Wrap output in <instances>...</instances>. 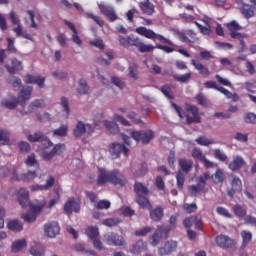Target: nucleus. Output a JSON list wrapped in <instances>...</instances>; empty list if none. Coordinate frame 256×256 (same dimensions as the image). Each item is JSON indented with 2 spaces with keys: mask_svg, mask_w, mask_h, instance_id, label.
I'll list each match as a JSON object with an SVG mask.
<instances>
[{
  "mask_svg": "<svg viewBox=\"0 0 256 256\" xmlns=\"http://www.w3.org/2000/svg\"><path fill=\"white\" fill-rule=\"evenodd\" d=\"M30 255L32 256H43L45 255V247L41 243L35 242L31 247H30Z\"/></svg>",
  "mask_w": 256,
  "mask_h": 256,
  "instance_id": "obj_25",
  "label": "nucleus"
},
{
  "mask_svg": "<svg viewBox=\"0 0 256 256\" xmlns=\"http://www.w3.org/2000/svg\"><path fill=\"white\" fill-rule=\"evenodd\" d=\"M139 7L143 13L146 15H153L155 12V5L151 3L149 0H144L143 2L139 3Z\"/></svg>",
  "mask_w": 256,
  "mask_h": 256,
  "instance_id": "obj_23",
  "label": "nucleus"
},
{
  "mask_svg": "<svg viewBox=\"0 0 256 256\" xmlns=\"http://www.w3.org/2000/svg\"><path fill=\"white\" fill-rule=\"evenodd\" d=\"M231 178L232 190L236 191L237 193H241V191H243V182L241 181V178L235 175H232Z\"/></svg>",
  "mask_w": 256,
  "mask_h": 256,
  "instance_id": "obj_30",
  "label": "nucleus"
},
{
  "mask_svg": "<svg viewBox=\"0 0 256 256\" xmlns=\"http://www.w3.org/2000/svg\"><path fill=\"white\" fill-rule=\"evenodd\" d=\"M211 179L215 185H219V183L225 181V172H223L221 168H218L215 173L211 175Z\"/></svg>",
  "mask_w": 256,
  "mask_h": 256,
  "instance_id": "obj_32",
  "label": "nucleus"
},
{
  "mask_svg": "<svg viewBox=\"0 0 256 256\" xmlns=\"http://www.w3.org/2000/svg\"><path fill=\"white\" fill-rule=\"evenodd\" d=\"M134 191L137 196H147L149 195V189L147 186L143 185L141 182H136L134 185Z\"/></svg>",
  "mask_w": 256,
  "mask_h": 256,
  "instance_id": "obj_33",
  "label": "nucleus"
},
{
  "mask_svg": "<svg viewBox=\"0 0 256 256\" xmlns=\"http://www.w3.org/2000/svg\"><path fill=\"white\" fill-rule=\"evenodd\" d=\"M86 233L90 239H97L99 237V228L90 226L87 228Z\"/></svg>",
  "mask_w": 256,
  "mask_h": 256,
  "instance_id": "obj_53",
  "label": "nucleus"
},
{
  "mask_svg": "<svg viewBox=\"0 0 256 256\" xmlns=\"http://www.w3.org/2000/svg\"><path fill=\"white\" fill-rule=\"evenodd\" d=\"M191 155L193 159H196L197 161H201L205 159V155H203V152L199 148H194L191 152Z\"/></svg>",
  "mask_w": 256,
  "mask_h": 256,
  "instance_id": "obj_60",
  "label": "nucleus"
},
{
  "mask_svg": "<svg viewBox=\"0 0 256 256\" xmlns=\"http://www.w3.org/2000/svg\"><path fill=\"white\" fill-rule=\"evenodd\" d=\"M16 195L21 207H27L29 205V190L27 188H20Z\"/></svg>",
  "mask_w": 256,
  "mask_h": 256,
  "instance_id": "obj_20",
  "label": "nucleus"
},
{
  "mask_svg": "<svg viewBox=\"0 0 256 256\" xmlns=\"http://www.w3.org/2000/svg\"><path fill=\"white\" fill-rule=\"evenodd\" d=\"M65 24L67 27H69L70 30H72V41L78 47H81L83 45V40H81V37H79V33L77 32V28H75V25L67 20H65Z\"/></svg>",
  "mask_w": 256,
  "mask_h": 256,
  "instance_id": "obj_21",
  "label": "nucleus"
},
{
  "mask_svg": "<svg viewBox=\"0 0 256 256\" xmlns=\"http://www.w3.org/2000/svg\"><path fill=\"white\" fill-rule=\"evenodd\" d=\"M24 247H27V241L25 239L17 240L12 244V251L14 253H19Z\"/></svg>",
  "mask_w": 256,
  "mask_h": 256,
  "instance_id": "obj_44",
  "label": "nucleus"
},
{
  "mask_svg": "<svg viewBox=\"0 0 256 256\" xmlns=\"http://www.w3.org/2000/svg\"><path fill=\"white\" fill-rule=\"evenodd\" d=\"M136 33H138V35H142L143 37H146V39H152L153 41H155V39H158L161 43H167V45H173L172 41L165 38L163 35L155 33L153 30L147 29L146 27L136 28Z\"/></svg>",
  "mask_w": 256,
  "mask_h": 256,
  "instance_id": "obj_4",
  "label": "nucleus"
},
{
  "mask_svg": "<svg viewBox=\"0 0 256 256\" xmlns=\"http://www.w3.org/2000/svg\"><path fill=\"white\" fill-rule=\"evenodd\" d=\"M214 157L218 161H221L222 163H227V155L225 152L221 151V149H215L214 150Z\"/></svg>",
  "mask_w": 256,
  "mask_h": 256,
  "instance_id": "obj_51",
  "label": "nucleus"
},
{
  "mask_svg": "<svg viewBox=\"0 0 256 256\" xmlns=\"http://www.w3.org/2000/svg\"><path fill=\"white\" fill-rule=\"evenodd\" d=\"M242 7L240 9L242 15L246 18V19H251V17H253L255 15V11L252 10L251 6H249V4H245L243 1L240 2Z\"/></svg>",
  "mask_w": 256,
  "mask_h": 256,
  "instance_id": "obj_35",
  "label": "nucleus"
},
{
  "mask_svg": "<svg viewBox=\"0 0 256 256\" xmlns=\"http://www.w3.org/2000/svg\"><path fill=\"white\" fill-rule=\"evenodd\" d=\"M176 179L178 189H183V185H185V173H183V171H178L176 174Z\"/></svg>",
  "mask_w": 256,
  "mask_h": 256,
  "instance_id": "obj_57",
  "label": "nucleus"
},
{
  "mask_svg": "<svg viewBox=\"0 0 256 256\" xmlns=\"http://www.w3.org/2000/svg\"><path fill=\"white\" fill-rule=\"evenodd\" d=\"M6 69L11 73V75H15L17 71H21V69H23V64L21 61L17 60V58H14L11 64L6 66Z\"/></svg>",
  "mask_w": 256,
  "mask_h": 256,
  "instance_id": "obj_26",
  "label": "nucleus"
},
{
  "mask_svg": "<svg viewBox=\"0 0 256 256\" xmlns=\"http://www.w3.org/2000/svg\"><path fill=\"white\" fill-rule=\"evenodd\" d=\"M27 140L30 143H37L41 141V143L43 144V149H49V147H53V142H51V140L47 138V136L43 135V133L41 132H34L32 134H29L27 136Z\"/></svg>",
  "mask_w": 256,
  "mask_h": 256,
  "instance_id": "obj_6",
  "label": "nucleus"
},
{
  "mask_svg": "<svg viewBox=\"0 0 256 256\" xmlns=\"http://www.w3.org/2000/svg\"><path fill=\"white\" fill-rule=\"evenodd\" d=\"M103 125L112 135H117V133H119V125H117V123L111 122L109 120H104Z\"/></svg>",
  "mask_w": 256,
  "mask_h": 256,
  "instance_id": "obj_37",
  "label": "nucleus"
},
{
  "mask_svg": "<svg viewBox=\"0 0 256 256\" xmlns=\"http://www.w3.org/2000/svg\"><path fill=\"white\" fill-rule=\"evenodd\" d=\"M98 9L102 15H105L109 19V21H117V14H115V9L113 6L109 4H105V2H97Z\"/></svg>",
  "mask_w": 256,
  "mask_h": 256,
  "instance_id": "obj_7",
  "label": "nucleus"
},
{
  "mask_svg": "<svg viewBox=\"0 0 256 256\" xmlns=\"http://www.w3.org/2000/svg\"><path fill=\"white\" fill-rule=\"evenodd\" d=\"M20 179L25 183H31V181L37 179V173L35 171H29L26 174H23Z\"/></svg>",
  "mask_w": 256,
  "mask_h": 256,
  "instance_id": "obj_48",
  "label": "nucleus"
},
{
  "mask_svg": "<svg viewBox=\"0 0 256 256\" xmlns=\"http://www.w3.org/2000/svg\"><path fill=\"white\" fill-rule=\"evenodd\" d=\"M186 111V121L188 124L201 123V116H199V108L193 105H187Z\"/></svg>",
  "mask_w": 256,
  "mask_h": 256,
  "instance_id": "obj_8",
  "label": "nucleus"
},
{
  "mask_svg": "<svg viewBox=\"0 0 256 256\" xmlns=\"http://www.w3.org/2000/svg\"><path fill=\"white\" fill-rule=\"evenodd\" d=\"M61 106L63 107V111L66 117H69V100L67 98H61Z\"/></svg>",
  "mask_w": 256,
  "mask_h": 256,
  "instance_id": "obj_61",
  "label": "nucleus"
},
{
  "mask_svg": "<svg viewBox=\"0 0 256 256\" xmlns=\"http://www.w3.org/2000/svg\"><path fill=\"white\" fill-rule=\"evenodd\" d=\"M196 143H198V145L207 147L209 145H213L214 142H213V139H211V138H208L206 136H201L196 139Z\"/></svg>",
  "mask_w": 256,
  "mask_h": 256,
  "instance_id": "obj_55",
  "label": "nucleus"
},
{
  "mask_svg": "<svg viewBox=\"0 0 256 256\" xmlns=\"http://www.w3.org/2000/svg\"><path fill=\"white\" fill-rule=\"evenodd\" d=\"M47 205V201L40 200L37 204H32L30 207V211L26 214L22 215V219L26 221V223H33L37 220V215L41 213L43 207Z\"/></svg>",
  "mask_w": 256,
  "mask_h": 256,
  "instance_id": "obj_3",
  "label": "nucleus"
},
{
  "mask_svg": "<svg viewBox=\"0 0 256 256\" xmlns=\"http://www.w3.org/2000/svg\"><path fill=\"white\" fill-rule=\"evenodd\" d=\"M183 209L184 211H186V213H195L197 211V204L195 203L184 204Z\"/></svg>",
  "mask_w": 256,
  "mask_h": 256,
  "instance_id": "obj_62",
  "label": "nucleus"
},
{
  "mask_svg": "<svg viewBox=\"0 0 256 256\" xmlns=\"http://www.w3.org/2000/svg\"><path fill=\"white\" fill-rule=\"evenodd\" d=\"M76 91L78 95H87V93H89V84H87V80L79 79Z\"/></svg>",
  "mask_w": 256,
  "mask_h": 256,
  "instance_id": "obj_29",
  "label": "nucleus"
},
{
  "mask_svg": "<svg viewBox=\"0 0 256 256\" xmlns=\"http://www.w3.org/2000/svg\"><path fill=\"white\" fill-rule=\"evenodd\" d=\"M24 83L28 85H38L40 89L45 87V78L41 77L39 74H27L24 78Z\"/></svg>",
  "mask_w": 256,
  "mask_h": 256,
  "instance_id": "obj_14",
  "label": "nucleus"
},
{
  "mask_svg": "<svg viewBox=\"0 0 256 256\" xmlns=\"http://www.w3.org/2000/svg\"><path fill=\"white\" fill-rule=\"evenodd\" d=\"M136 203L143 209H152L153 207L146 196H136Z\"/></svg>",
  "mask_w": 256,
  "mask_h": 256,
  "instance_id": "obj_41",
  "label": "nucleus"
},
{
  "mask_svg": "<svg viewBox=\"0 0 256 256\" xmlns=\"http://www.w3.org/2000/svg\"><path fill=\"white\" fill-rule=\"evenodd\" d=\"M241 237L243 239L242 247H247V245H249L251 239H253V234H251V232H249V231L243 230L241 232Z\"/></svg>",
  "mask_w": 256,
  "mask_h": 256,
  "instance_id": "obj_49",
  "label": "nucleus"
},
{
  "mask_svg": "<svg viewBox=\"0 0 256 256\" xmlns=\"http://www.w3.org/2000/svg\"><path fill=\"white\" fill-rule=\"evenodd\" d=\"M1 105L6 109H16L17 105H19V100L16 97L6 98L2 100Z\"/></svg>",
  "mask_w": 256,
  "mask_h": 256,
  "instance_id": "obj_28",
  "label": "nucleus"
},
{
  "mask_svg": "<svg viewBox=\"0 0 256 256\" xmlns=\"http://www.w3.org/2000/svg\"><path fill=\"white\" fill-rule=\"evenodd\" d=\"M141 38L135 36V35H129L128 36V47H137L141 45Z\"/></svg>",
  "mask_w": 256,
  "mask_h": 256,
  "instance_id": "obj_47",
  "label": "nucleus"
},
{
  "mask_svg": "<svg viewBox=\"0 0 256 256\" xmlns=\"http://www.w3.org/2000/svg\"><path fill=\"white\" fill-rule=\"evenodd\" d=\"M173 79H175V81H178L179 83H188V81L191 80V73H186L183 75L174 74Z\"/></svg>",
  "mask_w": 256,
  "mask_h": 256,
  "instance_id": "obj_54",
  "label": "nucleus"
},
{
  "mask_svg": "<svg viewBox=\"0 0 256 256\" xmlns=\"http://www.w3.org/2000/svg\"><path fill=\"white\" fill-rule=\"evenodd\" d=\"M65 149V144H56L50 152L44 150V152H42V157L43 159H45V161H51V159L54 158L55 155H61V153H63Z\"/></svg>",
  "mask_w": 256,
  "mask_h": 256,
  "instance_id": "obj_13",
  "label": "nucleus"
},
{
  "mask_svg": "<svg viewBox=\"0 0 256 256\" xmlns=\"http://www.w3.org/2000/svg\"><path fill=\"white\" fill-rule=\"evenodd\" d=\"M121 153H123L125 155V157H127L129 155V149H127V147H125V145L119 144V143H112L110 145V154H111L112 159L119 158Z\"/></svg>",
  "mask_w": 256,
  "mask_h": 256,
  "instance_id": "obj_11",
  "label": "nucleus"
},
{
  "mask_svg": "<svg viewBox=\"0 0 256 256\" xmlns=\"http://www.w3.org/2000/svg\"><path fill=\"white\" fill-rule=\"evenodd\" d=\"M7 229L19 233V231H23V224L19 220H10L7 223Z\"/></svg>",
  "mask_w": 256,
  "mask_h": 256,
  "instance_id": "obj_34",
  "label": "nucleus"
},
{
  "mask_svg": "<svg viewBox=\"0 0 256 256\" xmlns=\"http://www.w3.org/2000/svg\"><path fill=\"white\" fill-rule=\"evenodd\" d=\"M25 163L27 167H35L36 169H39V162L37 161L35 154H30L25 160Z\"/></svg>",
  "mask_w": 256,
  "mask_h": 256,
  "instance_id": "obj_46",
  "label": "nucleus"
},
{
  "mask_svg": "<svg viewBox=\"0 0 256 256\" xmlns=\"http://www.w3.org/2000/svg\"><path fill=\"white\" fill-rule=\"evenodd\" d=\"M111 81L113 83V85H115L116 87H118V89H123L125 87V82H123L121 79L113 76L111 78Z\"/></svg>",
  "mask_w": 256,
  "mask_h": 256,
  "instance_id": "obj_63",
  "label": "nucleus"
},
{
  "mask_svg": "<svg viewBox=\"0 0 256 256\" xmlns=\"http://www.w3.org/2000/svg\"><path fill=\"white\" fill-rule=\"evenodd\" d=\"M147 173V164H139L138 169L133 172L136 178L143 177Z\"/></svg>",
  "mask_w": 256,
  "mask_h": 256,
  "instance_id": "obj_50",
  "label": "nucleus"
},
{
  "mask_svg": "<svg viewBox=\"0 0 256 256\" xmlns=\"http://www.w3.org/2000/svg\"><path fill=\"white\" fill-rule=\"evenodd\" d=\"M174 251H177V241L169 240L158 249V254L165 256L169 255V253H173Z\"/></svg>",
  "mask_w": 256,
  "mask_h": 256,
  "instance_id": "obj_15",
  "label": "nucleus"
},
{
  "mask_svg": "<svg viewBox=\"0 0 256 256\" xmlns=\"http://www.w3.org/2000/svg\"><path fill=\"white\" fill-rule=\"evenodd\" d=\"M216 243L218 247H221L222 249H229L235 245V241L226 235L216 237Z\"/></svg>",
  "mask_w": 256,
  "mask_h": 256,
  "instance_id": "obj_19",
  "label": "nucleus"
},
{
  "mask_svg": "<svg viewBox=\"0 0 256 256\" xmlns=\"http://www.w3.org/2000/svg\"><path fill=\"white\" fill-rule=\"evenodd\" d=\"M163 207L158 206L155 209H150V219L155 223H159L163 219Z\"/></svg>",
  "mask_w": 256,
  "mask_h": 256,
  "instance_id": "obj_24",
  "label": "nucleus"
},
{
  "mask_svg": "<svg viewBox=\"0 0 256 256\" xmlns=\"http://www.w3.org/2000/svg\"><path fill=\"white\" fill-rule=\"evenodd\" d=\"M104 239L108 245H115V246H121V239L117 237V234L115 233H108L104 235ZM115 239H118L117 242H115Z\"/></svg>",
  "mask_w": 256,
  "mask_h": 256,
  "instance_id": "obj_38",
  "label": "nucleus"
},
{
  "mask_svg": "<svg viewBox=\"0 0 256 256\" xmlns=\"http://www.w3.org/2000/svg\"><path fill=\"white\" fill-rule=\"evenodd\" d=\"M61 231V227L59 226V223L52 221L48 222L44 225V235L46 237H49L50 239H54V237H57Z\"/></svg>",
  "mask_w": 256,
  "mask_h": 256,
  "instance_id": "obj_10",
  "label": "nucleus"
},
{
  "mask_svg": "<svg viewBox=\"0 0 256 256\" xmlns=\"http://www.w3.org/2000/svg\"><path fill=\"white\" fill-rule=\"evenodd\" d=\"M245 165H247L245 159L242 156L236 155L233 157V160L228 164V169H230V171H239V169L245 167Z\"/></svg>",
  "mask_w": 256,
  "mask_h": 256,
  "instance_id": "obj_18",
  "label": "nucleus"
},
{
  "mask_svg": "<svg viewBox=\"0 0 256 256\" xmlns=\"http://www.w3.org/2000/svg\"><path fill=\"white\" fill-rule=\"evenodd\" d=\"M160 91L165 95V97H167V99H175V95H173V91L169 85H164Z\"/></svg>",
  "mask_w": 256,
  "mask_h": 256,
  "instance_id": "obj_56",
  "label": "nucleus"
},
{
  "mask_svg": "<svg viewBox=\"0 0 256 256\" xmlns=\"http://www.w3.org/2000/svg\"><path fill=\"white\" fill-rule=\"evenodd\" d=\"M191 64L195 67V69H197V71H199L201 75H204L206 77L209 76V69L204 67V65L201 64V62L193 59L191 60Z\"/></svg>",
  "mask_w": 256,
  "mask_h": 256,
  "instance_id": "obj_39",
  "label": "nucleus"
},
{
  "mask_svg": "<svg viewBox=\"0 0 256 256\" xmlns=\"http://www.w3.org/2000/svg\"><path fill=\"white\" fill-rule=\"evenodd\" d=\"M155 137V133L152 130L142 131L141 141L144 145H147Z\"/></svg>",
  "mask_w": 256,
  "mask_h": 256,
  "instance_id": "obj_45",
  "label": "nucleus"
},
{
  "mask_svg": "<svg viewBox=\"0 0 256 256\" xmlns=\"http://www.w3.org/2000/svg\"><path fill=\"white\" fill-rule=\"evenodd\" d=\"M44 107H47V102H45L44 99H36L29 104L27 110L23 108L20 113L21 115H29V113H33L35 109H43Z\"/></svg>",
  "mask_w": 256,
  "mask_h": 256,
  "instance_id": "obj_12",
  "label": "nucleus"
},
{
  "mask_svg": "<svg viewBox=\"0 0 256 256\" xmlns=\"http://www.w3.org/2000/svg\"><path fill=\"white\" fill-rule=\"evenodd\" d=\"M226 27L228 31H230V37L232 39H237V41L240 42L242 49H245V39H249V35L239 32L243 27H241V25H239L235 20L227 23Z\"/></svg>",
  "mask_w": 256,
  "mask_h": 256,
  "instance_id": "obj_2",
  "label": "nucleus"
},
{
  "mask_svg": "<svg viewBox=\"0 0 256 256\" xmlns=\"http://www.w3.org/2000/svg\"><path fill=\"white\" fill-rule=\"evenodd\" d=\"M119 223H121V220L118 218H108L102 221V225H105L106 227H117Z\"/></svg>",
  "mask_w": 256,
  "mask_h": 256,
  "instance_id": "obj_52",
  "label": "nucleus"
},
{
  "mask_svg": "<svg viewBox=\"0 0 256 256\" xmlns=\"http://www.w3.org/2000/svg\"><path fill=\"white\" fill-rule=\"evenodd\" d=\"M245 123H256V115L254 113H247L244 117Z\"/></svg>",
  "mask_w": 256,
  "mask_h": 256,
  "instance_id": "obj_64",
  "label": "nucleus"
},
{
  "mask_svg": "<svg viewBox=\"0 0 256 256\" xmlns=\"http://www.w3.org/2000/svg\"><path fill=\"white\" fill-rule=\"evenodd\" d=\"M112 119L113 121H118V123H121V125H124V127H131V123L119 114H114Z\"/></svg>",
  "mask_w": 256,
  "mask_h": 256,
  "instance_id": "obj_58",
  "label": "nucleus"
},
{
  "mask_svg": "<svg viewBox=\"0 0 256 256\" xmlns=\"http://www.w3.org/2000/svg\"><path fill=\"white\" fill-rule=\"evenodd\" d=\"M232 211L236 217L243 218L247 215V208L240 204H236L232 207Z\"/></svg>",
  "mask_w": 256,
  "mask_h": 256,
  "instance_id": "obj_40",
  "label": "nucleus"
},
{
  "mask_svg": "<svg viewBox=\"0 0 256 256\" xmlns=\"http://www.w3.org/2000/svg\"><path fill=\"white\" fill-rule=\"evenodd\" d=\"M69 131V126L62 124L59 128L53 131L54 137H67V133Z\"/></svg>",
  "mask_w": 256,
  "mask_h": 256,
  "instance_id": "obj_43",
  "label": "nucleus"
},
{
  "mask_svg": "<svg viewBox=\"0 0 256 256\" xmlns=\"http://www.w3.org/2000/svg\"><path fill=\"white\" fill-rule=\"evenodd\" d=\"M85 133L88 135H93V133H95V127L91 124H85L83 121H78L73 130V134L76 137H83Z\"/></svg>",
  "mask_w": 256,
  "mask_h": 256,
  "instance_id": "obj_5",
  "label": "nucleus"
},
{
  "mask_svg": "<svg viewBox=\"0 0 256 256\" xmlns=\"http://www.w3.org/2000/svg\"><path fill=\"white\" fill-rule=\"evenodd\" d=\"M33 93V87L28 86L22 89L18 95V101H29L31 99V94Z\"/></svg>",
  "mask_w": 256,
  "mask_h": 256,
  "instance_id": "obj_31",
  "label": "nucleus"
},
{
  "mask_svg": "<svg viewBox=\"0 0 256 256\" xmlns=\"http://www.w3.org/2000/svg\"><path fill=\"white\" fill-rule=\"evenodd\" d=\"M179 167L183 173H189L193 169V160L187 158H182L178 161Z\"/></svg>",
  "mask_w": 256,
  "mask_h": 256,
  "instance_id": "obj_27",
  "label": "nucleus"
},
{
  "mask_svg": "<svg viewBox=\"0 0 256 256\" xmlns=\"http://www.w3.org/2000/svg\"><path fill=\"white\" fill-rule=\"evenodd\" d=\"M103 125L112 135H117V133H119V125H117V123L111 122L109 120H104Z\"/></svg>",
  "mask_w": 256,
  "mask_h": 256,
  "instance_id": "obj_36",
  "label": "nucleus"
},
{
  "mask_svg": "<svg viewBox=\"0 0 256 256\" xmlns=\"http://www.w3.org/2000/svg\"><path fill=\"white\" fill-rule=\"evenodd\" d=\"M218 91L220 93H222L223 95H225V97H227V99H231L234 102L239 101V95H237V93H232L231 91L225 89L224 87L218 88Z\"/></svg>",
  "mask_w": 256,
  "mask_h": 256,
  "instance_id": "obj_42",
  "label": "nucleus"
},
{
  "mask_svg": "<svg viewBox=\"0 0 256 256\" xmlns=\"http://www.w3.org/2000/svg\"><path fill=\"white\" fill-rule=\"evenodd\" d=\"M167 233H169V228L165 226H159L155 233L150 237V244H152L153 247H157L162 238L167 237Z\"/></svg>",
  "mask_w": 256,
  "mask_h": 256,
  "instance_id": "obj_9",
  "label": "nucleus"
},
{
  "mask_svg": "<svg viewBox=\"0 0 256 256\" xmlns=\"http://www.w3.org/2000/svg\"><path fill=\"white\" fill-rule=\"evenodd\" d=\"M105 183H112L113 185H119V187H125L127 179L119 170L109 172L103 168H99L97 184L105 185Z\"/></svg>",
  "mask_w": 256,
  "mask_h": 256,
  "instance_id": "obj_1",
  "label": "nucleus"
},
{
  "mask_svg": "<svg viewBox=\"0 0 256 256\" xmlns=\"http://www.w3.org/2000/svg\"><path fill=\"white\" fill-rule=\"evenodd\" d=\"M146 249L147 243H145L143 240H139L131 246L130 252H132L133 255H139L140 253L145 252Z\"/></svg>",
  "mask_w": 256,
  "mask_h": 256,
  "instance_id": "obj_22",
  "label": "nucleus"
},
{
  "mask_svg": "<svg viewBox=\"0 0 256 256\" xmlns=\"http://www.w3.org/2000/svg\"><path fill=\"white\" fill-rule=\"evenodd\" d=\"M79 202L73 198H69L67 202L64 204V213L66 215H71V213H79Z\"/></svg>",
  "mask_w": 256,
  "mask_h": 256,
  "instance_id": "obj_17",
  "label": "nucleus"
},
{
  "mask_svg": "<svg viewBox=\"0 0 256 256\" xmlns=\"http://www.w3.org/2000/svg\"><path fill=\"white\" fill-rule=\"evenodd\" d=\"M55 185V178L53 176H48L46 179V184H34L30 186V191H49L51 187Z\"/></svg>",
  "mask_w": 256,
  "mask_h": 256,
  "instance_id": "obj_16",
  "label": "nucleus"
},
{
  "mask_svg": "<svg viewBox=\"0 0 256 256\" xmlns=\"http://www.w3.org/2000/svg\"><path fill=\"white\" fill-rule=\"evenodd\" d=\"M94 207L100 210L109 209V207H111V202H109V200H100L94 204Z\"/></svg>",
  "mask_w": 256,
  "mask_h": 256,
  "instance_id": "obj_59",
  "label": "nucleus"
}]
</instances>
